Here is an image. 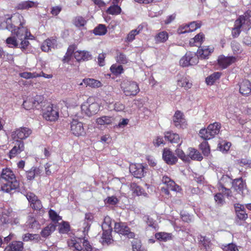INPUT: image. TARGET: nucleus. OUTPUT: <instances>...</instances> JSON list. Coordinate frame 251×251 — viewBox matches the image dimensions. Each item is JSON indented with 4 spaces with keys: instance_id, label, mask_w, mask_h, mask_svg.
Listing matches in <instances>:
<instances>
[{
    "instance_id": "de8ad7c7",
    "label": "nucleus",
    "mask_w": 251,
    "mask_h": 251,
    "mask_svg": "<svg viewBox=\"0 0 251 251\" xmlns=\"http://www.w3.org/2000/svg\"><path fill=\"white\" fill-rule=\"evenodd\" d=\"M39 223L36 219L31 216L28 217V220L26 222V226L29 228L34 229L38 228Z\"/></svg>"
},
{
    "instance_id": "864d4df0",
    "label": "nucleus",
    "mask_w": 251,
    "mask_h": 251,
    "mask_svg": "<svg viewBox=\"0 0 251 251\" xmlns=\"http://www.w3.org/2000/svg\"><path fill=\"white\" fill-rule=\"evenodd\" d=\"M177 85L185 89L190 88L192 84L189 83L186 78H182L177 81Z\"/></svg>"
},
{
    "instance_id": "774afa93",
    "label": "nucleus",
    "mask_w": 251,
    "mask_h": 251,
    "mask_svg": "<svg viewBox=\"0 0 251 251\" xmlns=\"http://www.w3.org/2000/svg\"><path fill=\"white\" fill-rule=\"evenodd\" d=\"M222 193L220 192L215 196V200L216 202L219 204H222L224 202L223 194Z\"/></svg>"
},
{
    "instance_id": "bf43d9fd",
    "label": "nucleus",
    "mask_w": 251,
    "mask_h": 251,
    "mask_svg": "<svg viewBox=\"0 0 251 251\" xmlns=\"http://www.w3.org/2000/svg\"><path fill=\"white\" fill-rule=\"evenodd\" d=\"M70 229L69 224L65 222H63L60 226L59 231L61 233H65L68 232Z\"/></svg>"
},
{
    "instance_id": "f257e3e1",
    "label": "nucleus",
    "mask_w": 251,
    "mask_h": 251,
    "mask_svg": "<svg viewBox=\"0 0 251 251\" xmlns=\"http://www.w3.org/2000/svg\"><path fill=\"white\" fill-rule=\"evenodd\" d=\"M23 19V16L19 14L5 17L0 25V29H6L11 32L12 36L6 40L8 47L19 48L25 52L30 44L28 40L33 39L34 36L31 34L27 28L23 25L21 21Z\"/></svg>"
},
{
    "instance_id": "423d86ee",
    "label": "nucleus",
    "mask_w": 251,
    "mask_h": 251,
    "mask_svg": "<svg viewBox=\"0 0 251 251\" xmlns=\"http://www.w3.org/2000/svg\"><path fill=\"white\" fill-rule=\"evenodd\" d=\"M99 104L97 102H91V99H88L81 106L82 112L88 117L96 114L99 111Z\"/></svg>"
},
{
    "instance_id": "9d476101",
    "label": "nucleus",
    "mask_w": 251,
    "mask_h": 251,
    "mask_svg": "<svg viewBox=\"0 0 251 251\" xmlns=\"http://www.w3.org/2000/svg\"><path fill=\"white\" fill-rule=\"evenodd\" d=\"M43 116L47 121H55L59 117V111L56 106L49 105L44 110Z\"/></svg>"
},
{
    "instance_id": "f8f14e48",
    "label": "nucleus",
    "mask_w": 251,
    "mask_h": 251,
    "mask_svg": "<svg viewBox=\"0 0 251 251\" xmlns=\"http://www.w3.org/2000/svg\"><path fill=\"white\" fill-rule=\"evenodd\" d=\"M31 133L32 131L30 129L26 127H22L17 128L13 131L11 137L14 140L20 139L22 141L27 138Z\"/></svg>"
},
{
    "instance_id": "58836bf2",
    "label": "nucleus",
    "mask_w": 251,
    "mask_h": 251,
    "mask_svg": "<svg viewBox=\"0 0 251 251\" xmlns=\"http://www.w3.org/2000/svg\"><path fill=\"white\" fill-rule=\"evenodd\" d=\"M168 39V34L166 31H161L155 36V41L157 43H164Z\"/></svg>"
},
{
    "instance_id": "a19ab883",
    "label": "nucleus",
    "mask_w": 251,
    "mask_h": 251,
    "mask_svg": "<svg viewBox=\"0 0 251 251\" xmlns=\"http://www.w3.org/2000/svg\"><path fill=\"white\" fill-rule=\"evenodd\" d=\"M142 29V27L138 26L136 29L132 30L127 34V37L126 39V41L128 42H131L135 39L136 35H138Z\"/></svg>"
},
{
    "instance_id": "5701e85b",
    "label": "nucleus",
    "mask_w": 251,
    "mask_h": 251,
    "mask_svg": "<svg viewBox=\"0 0 251 251\" xmlns=\"http://www.w3.org/2000/svg\"><path fill=\"white\" fill-rule=\"evenodd\" d=\"M23 248L22 242L14 241L9 244L3 251H22Z\"/></svg>"
},
{
    "instance_id": "1a4fd4ad",
    "label": "nucleus",
    "mask_w": 251,
    "mask_h": 251,
    "mask_svg": "<svg viewBox=\"0 0 251 251\" xmlns=\"http://www.w3.org/2000/svg\"><path fill=\"white\" fill-rule=\"evenodd\" d=\"M114 229L116 232L126 236L128 238H134V233L130 231V228L125 223H115Z\"/></svg>"
},
{
    "instance_id": "e2e57ef3",
    "label": "nucleus",
    "mask_w": 251,
    "mask_h": 251,
    "mask_svg": "<svg viewBox=\"0 0 251 251\" xmlns=\"http://www.w3.org/2000/svg\"><path fill=\"white\" fill-rule=\"evenodd\" d=\"M117 61L121 64H126L128 62V60L126 57V56L122 53H119L117 56Z\"/></svg>"
},
{
    "instance_id": "5fc2aeb1",
    "label": "nucleus",
    "mask_w": 251,
    "mask_h": 251,
    "mask_svg": "<svg viewBox=\"0 0 251 251\" xmlns=\"http://www.w3.org/2000/svg\"><path fill=\"white\" fill-rule=\"evenodd\" d=\"M222 249L223 251H239L237 245L233 243L223 245Z\"/></svg>"
},
{
    "instance_id": "79ce46f5",
    "label": "nucleus",
    "mask_w": 251,
    "mask_h": 251,
    "mask_svg": "<svg viewBox=\"0 0 251 251\" xmlns=\"http://www.w3.org/2000/svg\"><path fill=\"white\" fill-rule=\"evenodd\" d=\"M155 237L157 240L166 242L172 239V234L166 232H158L155 234Z\"/></svg>"
},
{
    "instance_id": "72a5a7b5",
    "label": "nucleus",
    "mask_w": 251,
    "mask_h": 251,
    "mask_svg": "<svg viewBox=\"0 0 251 251\" xmlns=\"http://www.w3.org/2000/svg\"><path fill=\"white\" fill-rule=\"evenodd\" d=\"M198 238L201 246L204 247L206 250L210 248L212 246V243L210 238L205 236L200 235Z\"/></svg>"
},
{
    "instance_id": "7c9ffc66",
    "label": "nucleus",
    "mask_w": 251,
    "mask_h": 251,
    "mask_svg": "<svg viewBox=\"0 0 251 251\" xmlns=\"http://www.w3.org/2000/svg\"><path fill=\"white\" fill-rule=\"evenodd\" d=\"M245 187V184L242 178L236 179L232 182L233 188L238 193L242 192Z\"/></svg>"
},
{
    "instance_id": "dca6fc26",
    "label": "nucleus",
    "mask_w": 251,
    "mask_h": 251,
    "mask_svg": "<svg viewBox=\"0 0 251 251\" xmlns=\"http://www.w3.org/2000/svg\"><path fill=\"white\" fill-rule=\"evenodd\" d=\"M26 197L30 203V206L36 210H40L42 208V204L41 201L38 199L36 196L33 193L29 192L27 193Z\"/></svg>"
},
{
    "instance_id": "393cba45",
    "label": "nucleus",
    "mask_w": 251,
    "mask_h": 251,
    "mask_svg": "<svg viewBox=\"0 0 251 251\" xmlns=\"http://www.w3.org/2000/svg\"><path fill=\"white\" fill-rule=\"evenodd\" d=\"M42 171L39 167H32L26 172V178L28 180H32L35 176H39Z\"/></svg>"
},
{
    "instance_id": "a18cd8bd",
    "label": "nucleus",
    "mask_w": 251,
    "mask_h": 251,
    "mask_svg": "<svg viewBox=\"0 0 251 251\" xmlns=\"http://www.w3.org/2000/svg\"><path fill=\"white\" fill-rule=\"evenodd\" d=\"M200 136L202 139L207 140L213 138V136L211 135L209 128L207 127L206 129L202 128L200 130Z\"/></svg>"
},
{
    "instance_id": "3c124183",
    "label": "nucleus",
    "mask_w": 251,
    "mask_h": 251,
    "mask_svg": "<svg viewBox=\"0 0 251 251\" xmlns=\"http://www.w3.org/2000/svg\"><path fill=\"white\" fill-rule=\"evenodd\" d=\"M111 72L115 75H119L123 72V68L122 65L114 64L110 67Z\"/></svg>"
},
{
    "instance_id": "603ef678",
    "label": "nucleus",
    "mask_w": 251,
    "mask_h": 251,
    "mask_svg": "<svg viewBox=\"0 0 251 251\" xmlns=\"http://www.w3.org/2000/svg\"><path fill=\"white\" fill-rule=\"evenodd\" d=\"M200 147L204 155L208 156L210 153V148L208 143L206 141L202 142L200 144Z\"/></svg>"
},
{
    "instance_id": "aec40b11",
    "label": "nucleus",
    "mask_w": 251,
    "mask_h": 251,
    "mask_svg": "<svg viewBox=\"0 0 251 251\" xmlns=\"http://www.w3.org/2000/svg\"><path fill=\"white\" fill-rule=\"evenodd\" d=\"M173 123L175 126L177 128H183L186 126V121L183 115L180 111L176 112L173 117Z\"/></svg>"
},
{
    "instance_id": "49530a36",
    "label": "nucleus",
    "mask_w": 251,
    "mask_h": 251,
    "mask_svg": "<svg viewBox=\"0 0 251 251\" xmlns=\"http://www.w3.org/2000/svg\"><path fill=\"white\" fill-rule=\"evenodd\" d=\"M73 24L76 27H82L86 25V21L81 16H77L74 19Z\"/></svg>"
},
{
    "instance_id": "0eeeda50",
    "label": "nucleus",
    "mask_w": 251,
    "mask_h": 251,
    "mask_svg": "<svg viewBox=\"0 0 251 251\" xmlns=\"http://www.w3.org/2000/svg\"><path fill=\"white\" fill-rule=\"evenodd\" d=\"M162 181L166 185V187H162L161 190L166 195H169V190L179 192L181 189L178 185L176 184L173 180L167 176H164L162 177Z\"/></svg>"
},
{
    "instance_id": "9b49d317",
    "label": "nucleus",
    "mask_w": 251,
    "mask_h": 251,
    "mask_svg": "<svg viewBox=\"0 0 251 251\" xmlns=\"http://www.w3.org/2000/svg\"><path fill=\"white\" fill-rule=\"evenodd\" d=\"M71 133L75 136H82L85 134V131L82 122L76 119H73L70 123Z\"/></svg>"
},
{
    "instance_id": "4c0bfd02",
    "label": "nucleus",
    "mask_w": 251,
    "mask_h": 251,
    "mask_svg": "<svg viewBox=\"0 0 251 251\" xmlns=\"http://www.w3.org/2000/svg\"><path fill=\"white\" fill-rule=\"evenodd\" d=\"M103 231L101 237V242L103 244H106L108 245L111 244L113 241L111 236V232L112 230H103Z\"/></svg>"
},
{
    "instance_id": "39448f33",
    "label": "nucleus",
    "mask_w": 251,
    "mask_h": 251,
    "mask_svg": "<svg viewBox=\"0 0 251 251\" xmlns=\"http://www.w3.org/2000/svg\"><path fill=\"white\" fill-rule=\"evenodd\" d=\"M73 53L75 58L78 61L81 60H88L91 56L89 52L86 51H74L73 47H70L66 53V55L64 56L63 61L68 62L69 60L70 56H71Z\"/></svg>"
},
{
    "instance_id": "37998d69",
    "label": "nucleus",
    "mask_w": 251,
    "mask_h": 251,
    "mask_svg": "<svg viewBox=\"0 0 251 251\" xmlns=\"http://www.w3.org/2000/svg\"><path fill=\"white\" fill-rule=\"evenodd\" d=\"M22 238L24 242H28L31 241H35L37 242L39 241L40 237L38 234L26 233L23 235Z\"/></svg>"
},
{
    "instance_id": "f03ea898",
    "label": "nucleus",
    "mask_w": 251,
    "mask_h": 251,
    "mask_svg": "<svg viewBox=\"0 0 251 251\" xmlns=\"http://www.w3.org/2000/svg\"><path fill=\"white\" fill-rule=\"evenodd\" d=\"M5 181L3 182L0 187V190L6 193H11L12 191L18 188L19 183L17 180L16 176L12 171L9 168L2 169L0 174V181Z\"/></svg>"
},
{
    "instance_id": "e433bc0d",
    "label": "nucleus",
    "mask_w": 251,
    "mask_h": 251,
    "mask_svg": "<svg viewBox=\"0 0 251 251\" xmlns=\"http://www.w3.org/2000/svg\"><path fill=\"white\" fill-rule=\"evenodd\" d=\"M208 128H209L211 135H212L213 138L216 135H217L219 133L221 125L220 124L216 122L213 124H210L208 126Z\"/></svg>"
},
{
    "instance_id": "7ed1b4c3",
    "label": "nucleus",
    "mask_w": 251,
    "mask_h": 251,
    "mask_svg": "<svg viewBox=\"0 0 251 251\" xmlns=\"http://www.w3.org/2000/svg\"><path fill=\"white\" fill-rule=\"evenodd\" d=\"M241 27L244 30H249L251 27V11H247L235 21L232 30L233 37L236 38L239 35Z\"/></svg>"
},
{
    "instance_id": "6ab92c4d",
    "label": "nucleus",
    "mask_w": 251,
    "mask_h": 251,
    "mask_svg": "<svg viewBox=\"0 0 251 251\" xmlns=\"http://www.w3.org/2000/svg\"><path fill=\"white\" fill-rule=\"evenodd\" d=\"M239 92L243 96H248L251 93V83L246 79H241L238 83Z\"/></svg>"
},
{
    "instance_id": "13d9d810",
    "label": "nucleus",
    "mask_w": 251,
    "mask_h": 251,
    "mask_svg": "<svg viewBox=\"0 0 251 251\" xmlns=\"http://www.w3.org/2000/svg\"><path fill=\"white\" fill-rule=\"evenodd\" d=\"M175 151L177 156L181 160L185 162L189 161L188 157L185 155L182 150L177 148Z\"/></svg>"
},
{
    "instance_id": "b1692460",
    "label": "nucleus",
    "mask_w": 251,
    "mask_h": 251,
    "mask_svg": "<svg viewBox=\"0 0 251 251\" xmlns=\"http://www.w3.org/2000/svg\"><path fill=\"white\" fill-rule=\"evenodd\" d=\"M92 216L90 214H85V218L83 221L82 227L83 228L82 232L84 236L86 235L88 233L92 224Z\"/></svg>"
},
{
    "instance_id": "473e14b6",
    "label": "nucleus",
    "mask_w": 251,
    "mask_h": 251,
    "mask_svg": "<svg viewBox=\"0 0 251 251\" xmlns=\"http://www.w3.org/2000/svg\"><path fill=\"white\" fill-rule=\"evenodd\" d=\"M55 226L53 224H50L44 227L41 232V236L44 238L49 236L55 229Z\"/></svg>"
},
{
    "instance_id": "4d7b16f0",
    "label": "nucleus",
    "mask_w": 251,
    "mask_h": 251,
    "mask_svg": "<svg viewBox=\"0 0 251 251\" xmlns=\"http://www.w3.org/2000/svg\"><path fill=\"white\" fill-rule=\"evenodd\" d=\"M50 219L54 222H58L61 220V217L54 210L50 209L49 211Z\"/></svg>"
},
{
    "instance_id": "f704fd0d",
    "label": "nucleus",
    "mask_w": 251,
    "mask_h": 251,
    "mask_svg": "<svg viewBox=\"0 0 251 251\" xmlns=\"http://www.w3.org/2000/svg\"><path fill=\"white\" fill-rule=\"evenodd\" d=\"M83 82L86 86H90L92 88H99L101 86V83L97 80L92 78L83 79Z\"/></svg>"
},
{
    "instance_id": "6e6552de",
    "label": "nucleus",
    "mask_w": 251,
    "mask_h": 251,
    "mask_svg": "<svg viewBox=\"0 0 251 251\" xmlns=\"http://www.w3.org/2000/svg\"><path fill=\"white\" fill-rule=\"evenodd\" d=\"M199 59L195 52H187L180 61V65L182 67L195 65L198 63Z\"/></svg>"
},
{
    "instance_id": "412c9836",
    "label": "nucleus",
    "mask_w": 251,
    "mask_h": 251,
    "mask_svg": "<svg viewBox=\"0 0 251 251\" xmlns=\"http://www.w3.org/2000/svg\"><path fill=\"white\" fill-rule=\"evenodd\" d=\"M214 51V48L212 46H202L197 51V56L201 59H206Z\"/></svg>"
},
{
    "instance_id": "cd10ccee",
    "label": "nucleus",
    "mask_w": 251,
    "mask_h": 251,
    "mask_svg": "<svg viewBox=\"0 0 251 251\" xmlns=\"http://www.w3.org/2000/svg\"><path fill=\"white\" fill-rule=\"evenodd\" d=\"M38 5V3L32 1H24L20 3L17 5L18 9H28L30 8L36 7Z\"/></svg>"
},
{
    "instance_id": "4be33fe9",
    "label": "nucleus",
    "mask_w": 251,
    "mask_h": 251,
    "mask_svg": "<svg viewBox=\"0 0 251 251\" xmlns=\"http://www.w3.org/2000/svg\"><path fill=\"white\" fill-rule=\"evenodd\" d=\"M235 58L233 56L226 57L220 56L218 58V63L222 69H225L227 66L235 61Z\"/></svg>"
},
{
    "instance_id": "ea45409f",
    "label": "nucleus",
    "mask_w": 251,
    "mask_h": 251,
    "mask_svg": "<svg viewBox=\"0 0 251 251\" xmlns=\"http://www.w3.org/2000/svg\"><path fill=\"white\" fill-rule=\"evenodd\" d=\"M221 75L220 72H215L207 77L205 81L208 85H212L217 80L219 79Z\"/></svg>"
},
{
    "instance_id": "2f4dec72",
    "label": "nucleus",
    "mask_w": 251,
    "mask_h": 251,
    "mask_svg": "<svg viewBox=\"0 0 251 251\" xmlns=\"http://www.w3.org/2000/svg\"><path fill=\"white\" fill-rule=\"evenodd\" d=\"M165 138L172 143H178L180 141L179 135L171 131L165 133Z\"/></svg>"
},
{
    "instance_id": "680f3d73",
    "label": "nucleus",
    "mask_w": 251,
    "mask_h": 251,
    "mask_svg": "<svg viewBox=\"0 0 251 251\" xmlns=\"http://www.w3.org/2000/svg\"><path fill=\"white\" fill-rule=\"evenodd\" d=\"M83 245L85 249V251H100L99 250L93 248L90 245L87 240H84L83 242Z\"/></svg>"
},
{
    "instance_id": "c756f323",
    "label": "nucleus",
    "mask_w": 251,
    "mask_h": 251,
    "mask_svg": "<svg viewBox=\"0 0 251 251\" xmlns=\"http://www.w3.org/2000/svg\"><path fill=\"white\" fill-rule=\"evenodd\" d=\"M201 26L200 22H193L188 25H185V27L188 28V29L185 30H180V33L182 34L186 32H190L196 30L197 29L200 28Z\"/></svg>"
},
{
    "instance_id": "338daca9",
    "label": "nucleus",
    "mask_w": 251,
    "mask_h": 251,
    "mask_svg": "<svg viewBox=\"0 0 251 251\" xmlns=\"http://www.w3.org/2000/svg\"><path fill=\"white\" fill-rule=\"evenodd\" d=\"M114 109L116 111H122L124 110L125 106L120 102H117L113 105Z\"/></svg>"
},
{
    "instance_id": "bb28decb",
    "label": "nucleus",
    "mask_w": 251,
    "mask_h": 251,
    "mask_svg": "<svg viewBox=\"0 0 251 251\" xmlns=\"http://www.w3.org/2000/svg\"><path fill=\"white\" fill-rule=\"evenodd\" d=\"M188 154L187 155L188 157V159L191 158L192 160L201 161L203 157L201 154L196 149L192 148L188 149Z\"/></svg>"
},
{
    "instance_id": "c85d7f7f",
    "label": "nucleus",
    "mask_w": 251,
    "mask_h": 251,
    "mask_svg": "<svg viewBox=\"0 0 251 251\" xmlns=\"http://www.w3.org/2000/svg\"><path fill=\"white\" fill-rule=\"evenodd\" d=\"M204 35L202 33H200L190 41V45L191 46L199 47L203 41Z\"/></svg>"
},
{
    "instance_id": "09e8293b",
    "label": "nucleus",
    "mask_w": 251,
    "mask_h": 251,
    "mask_svg": "<svg viewBox=\"0 0 251 251\" xmlns=\"http://www.w3.org/2000/svg\"><path fill=\"white\" fill-rule=\"evenodd\" d=\"M121 12V8L118 5L114 4L110 6L107 10L106 12L111 15H118Z\"/></svg>"
},
{
    "instance_id": "2eb2a0df",
    "label": "nucleus",
    "mask_w": 251,
    "mask_h": 251,
    "mask_svg": "<svg viewBox=\"0 0 251 251\" xmlns=\"http://www.w3.org/2000/svg\"><path fill=\"white\" fill-rule=\"evenodd\" d=\"M44 100V97L41 95H36L34 98H29L25 100L23 102V106L27 110L36 107L37 105L41 103Z\"/></svg>"
},
{
    "instance_id": "6e6d98bb",
    "label": "nucleus",
    "mask_w": 251,
    "mask_h": 251,
    "mask_svg": "<svg viewBox=\"0 0 251 251\" xmlns=\"http://www.w3.org/2000/svg\"><path fill=\"white\" fill-rule=\"evenodd\" d=\"M19 75L21 77L26 79L35 78L41 76L40 75H39L36 73H31L30 72L21 73H20Z\"/></svg>"
},
{
    "instance_id": "ddd939ff",
    "label": "nucleus",
    "mask_w": 251,
    "mask_h": 251,
    "mask_svg": "<svg viewBox=\"0 0 251 251\" xmlns=\"http://www.w3.org/2000/svg\"><path fill=\"white\" fill-rule=\"evenodd\" d=\"M130 172L136 178L144 176L147 168L142 164H131L129 167Z\"/></svg>"
},
{
    "instance_id": "4468645a",
    "label": "nucleus",
    "mask_w": 251,
    "mask_h": 251,
    "mask_svg": "<svg viewBox=\"0 0 251 251\" xmlns=\"http://www.w3.org/2000/svg\"><path fill=\"white\" fill-rule=\"evenodd\" d=\"M84 238L74 237L68 241L69 247L74 251H85L83 245Z\"/></svg>"
},
{
    "instance_id": "0e129e2a",
    "label": "nucleus",
    "mask_w": 251,
    "mask_h": 251,
    "mask_svg": "<svg viewBox=\"0 0 251 251\" xmlns=\"http://www.w3.org/2000/svg\"><path fill=\"white\" fill-rule=\"evenodd\" d=\"M219 190L220 192H221L225 196H226L227 197H229L231 196V191L230 189H226L221 184H219Z\"/></svg>"
},
{
    "instance_id": "f3484780",
    "label": "nucleus",
    "mask_w": 251,
    "mask_h": 251,
    "mask_svg": "<svg viewBox=\"0 0 251 251\" xmlns=\"http://www.w3.org/2000/svg\"><path fill=\"white\" fill-rule=\"evenodd\" d=\"M162 158L164 161L168 165H174L177 161V158L173 152L168 148H165L163 151Z\"/></svg>"
},
{
    "instance_id": "c03bdc74",
    "label": "nucleus",
    "mask_w": 251,
    "mask_h": 251,
    "mask_svg": "<svg viewBox=\"0 0 251 251\" xmlns=\"http://www.w3.org/2000/svg\"><path fill=\"white\" fill-rule=\"evenodd\" d=\"M111 222V219L109 216L105 217L103 220V223L101 225L102 230H112Z\"/></svg>"
},
{
    "instance_id": "052dcab7",
    "label": "nucleus",
    "mask_w": 251,
    "mask_h": 251,
    "mask_svg": "<svg viewBox=\"0 0 251 251\" xmlns=\"http://www.w3.org/2000/svg\"><path fill=\"white\" fill-rule=\"evenodd\" d=\"M131 187L134 193L137 195L140 196L143 193V189L139 186L137 185L136 183H132Z\"/></svg>"
},
{
    "instance_id": "a878e982",
    "label": "nucleus",
    "mask_w": 251,
    "mask_h": 251,
    "mask_svg": "<svg viewBox=\"0 0 251 251\" xmlns=\"http://www.w3.org/2000/svg\"><path fill=\"white\" fill-rule=\"evenodd\" d=\"M115 118L112 116H103L98 118L96 120V123L98 125L105 126L111 125L114 123Z\"/></svg>"
},
{
    "instance_id": "a211bd4d",
    "label": "nucleus",
    "mask_w": 251,
    "mask_h": 251,
    "mask_svg": "<svg viewBox=\"0 0 251 251\" xmlns=\"http://www.w3.org/2000/svg\"><path fill=\"white\" fill-rule=\"evenodd\" d=\"M24 149L25 145L24 142L21 140H16L14 146L10 151L9 153L10 158L14 157L17 155L20 154L24 151Z\"/></svg>"
},
{
    "instance_id": "69168bd1",
    "label": "nucleus",
    "mask_w": 251,
    "mask_h": 251,
    "mask_svg": "<svg viewBox=\"0 0 251 251\" xmlns=\"http://www.w3.org/2000/svg\"><path fill=\"white\" fill-rule=\"evenodd\" d=\"M105 202L106 203L111 204V205H115L117 204L118 202V199L115 196L109 197L106 198L105 201Z\"/></svg>"
},
{
    "instance_id": "8fccbe9b",
    "label": "nucleus",
    "mask_w": 251,
    "mask_h": 251,
    "mask_svg": "<svg viewBox=\"0 0 251 251\" xmlns=\"http://www.w3.org/2000/svg\"><path fill=\"white\" fill-rule=\"evenodd\" d=\"M107 29L106 26L103 25H99L94 29V33L95 35H103L106 34Z\"/></svg>"
},
{
    "instance_id": "c9c22d12",
    "label": "nucleus",
    "mask_w": 251,
    "mask_h": 251,
    "mask_svg": "<svg viewBox=\"0 0 251 251\" xmlns=\"http://www.w3.org/2000/svg\"><path fill=\"white\" fill-rule=\"evenodd\" d=\"M58 166L54 163H47L45 165V173L46 175L50 176L54 173L58 169Z\"/></svg>"
},
{
    "instance_id": "20e7f679",
    "label": "nucleus",
    "mask_w": 251,
    "mask_h": 251,
    "mask_svg": "<svg viewBox=\"0 0 251 251\" xmlns=\"http://www.w3.org/2000/svg\"><path fill=\"white\" fill-rule=\"evenodd\" d=\"M121 88L124 93L127 96H134L140 91V89L136 82L124 80L121 83Z\"/></svg>"
}]
</instances>
